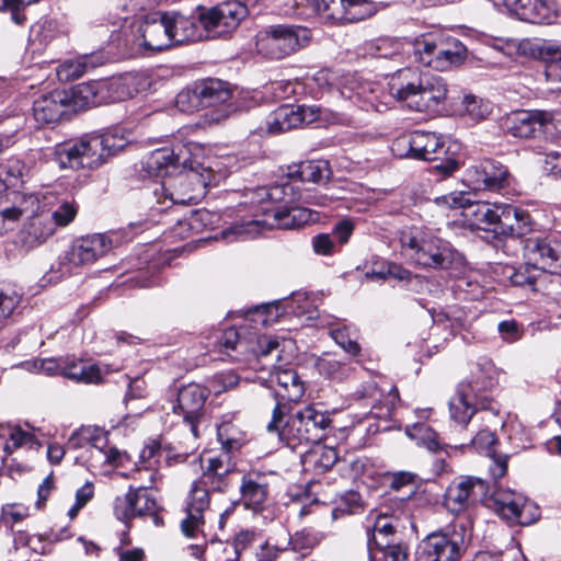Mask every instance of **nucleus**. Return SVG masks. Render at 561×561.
Listing matches in <instances>:
<instances>
[{
    "mask_svg": "<svg viewBox=\"0 0 561 561\" xmlns=\"http://www.w3.org/2000/svg\"><path fill=\"white\" fill-rule=\"evenodd\" d=\"M202 474L193 482L185 501V518L181 530L188 538H195L203 531L204 513L209 508L210 492H226L233 484L237 465L229 453L201 457Z\"/></svg>",
    "mask_w": 561,
    "mask_h": 561,
    "instance_id": "obj_1",
    "label": "nucleus"
},
{
    "mask_svg": "<svg viewBox=\"0 0 561 561\" xmlns=\"http://www.w3.org/2000/svg\"><path fill=\"white\" fill-rule=\"evenodd\" d=\"M497 381L499 371L492 360L481 358L477 362L470 380L459 383L456 396L449 401L450 417L454 421H470L476 415L481 421L502 417L493 400L486 397L478 400V392L491 390Z\"/></svg>",
    "mask_w": 561,
    "mask_h": 561,
    "instance_id": "obj_2",
    "label": "nucleus"
},
{
    "mask_svg": "<svg viewBox=\"0 0 561 561\" xmlns=\"http://www.w3.org/2000/svg\"><path fill=\"white\" fill-rule=\"evenodd\" d=\"M391 149L399 158L439 161L433 168L443 176L451 175L459 168L460 144L433 131L415 130L400 136Z\"/></svg>",
    "mask_w": 561,
    "mask_h": 561,
    "instance_id": "obj_3",
    "label": "nucleus"
},
{
    "mask_svg": "<svg viewBox=\"0 0 561 561\" xmlns=\"http://www.w3.org/2000/svg\"><path fill=\"white\" fill-rule=\"evenodd\" d=\"M317 215L309 208L297 206L262 207V214L242 216L229 228L222 230V238L228 241L247 240L260 236L265 230L295 229L314 221Z\"/></svg>",
    "mask_w": 561,
    "mask_h": 561,
    "instance_id": "obj_4",
    "label": "nucleus"
},
{
    "mask_svg": "<svg viewBox=\"0 0 561 561\" xmlns=\"http://www.w3.org/2000/svg\"><path fill=\"white\" fill-rule=\"evenodd\" d=\"M399 240L402 253L422 267L448 268L454 261L449 244L421 227L403 229Z\"/></svg>",
    "mask_w": 561,
    "mask_h": 561,
    "instance_id": "obj_5",
    "label": "nucleus"
},
{
    "mask_svg": "<svg viewBox=\"0 0 561 561\" xmlns=\"http://www.w3.org/2000/svg\"><path fill=\"white\" fill-rule=\"evenodd\" d=\"M466 46L455 37L444 34H426L416 38L415 59L436 71L459 67L467 58Z\"/></svg>",
    "mask_w": 561,
    "mask_h": 561,
    "instance_id": "obj_6",
    "label": "nucleus"
},
{
    "mask_svg": "<svg viewBox=\"0 0 561 561\" xmlns=\"http://www.w3.org/2000/svg\"><path fill=\"white\" fill-rule=\"evenodd\" d=\"M135 92V77L129 73L82 82L73 87L75 105L87 110L125 101Z\"/></svg>",
    "mask_w": 561,
    "mask_h": 561,
    "instance_id": "obj_7",
    "label": "nucleus"
},
{
    "mask_svg": "<svg viewBox=\"0 0 561 561\" xmlns=\"http://www.w3.org/2000/svg\"><path fill=\"white\" fill-rule=\"evenodd\" d=\"M311 32L301 25H271L256 36V50L266 58L279 60L306 47Z\"/></svg>",
    "mask_w": 561,
    "mask_h": 561,
    "instance_id": "obj_8",
    "label": "nucleus"
},
{
    "mask_svg": "<svg viewBox=\"0 0 561 561\" xmlns=\"http://www.w3.org/2000/svg\"><path fill=\"white\" fill-rule=\"evenodd\" d=\"M466 528L446 527L428 534L419 545L420 561H460L467 550Z\"/></svg>",
    "mask_w": 561,
    "mask_h": 561,
    "instance_id": "obj_9",
    "label": "nucleus"
},
{
    "mask_svg": "<svg viewBox=\"0 0 561 561\" xmlns=\"http://www.w3.org/2000/svg\"><path fill=\"white\" fill-rule=\"evenodd\" d=\"M438 205L451 208H462V216L472 228L493 231L497 233L502 208L505 204H490L488 202H471L462 192H454L436 197Z\"/></svg>",
    "mask_w": 561,
    "mask_h": 561,
    "instance_id": "obj_10",
    "label": "nucleus"
},
{
    "mask_svg": "<svg viewBox=\"0 0 561 561\" xmlns=\"http://www.w3.org/2000/svg\"><path fill=\"white\" fill-rule=\"evenodd\" d=\"M270 381L276 385L274 389L275 405L271 421H282L290 415L296 404L305 393V382L293 368L274 367Z\"/></svg>",
    "mask_w": 561,
    "mask_h": 561,
    "instance_id": "obj_11",
    "label": "nucleus"
},
{
    "mask_svg": "<svg viewBox=\"0 0 561 561\" xmlns=\"http://www.w3.org/2000/svg\"><path fill=\"white\" fill-rule=\"evenodd\" d=\"M205 185V181L190 163L186 170L179 171L174 178L164 181L159 188L154 190V194L158 203L169 201L172 205H191L198 202L201 188Z\"/></svg>",
    "mask_w": 561,
    "mask_h": 561,
    "instance_id": "obj_12",
    "label": "nucleus"
},
{
    "mask_svg": "<svg viewBox=\"0 0 561 561\" xmlns=\"http://www.w3.org/2000/svg\"><path fill=\"white\" fill-rule=\"evenodd\" d=\"M99 141L90 137L58 144L54 148V161L60 169H93L100 165V156L95 153Z\"/></svg>",
    "mask_w": 561,
    "mask_h": 561,
    "instance_id": "obj_13",
    "label": "nucleus"
},
{
    "mask_svg": "<svg viewBox=\"0 0 561 561\" xmlns=\"http://www.w3.org/2000/svg\"><path fill=\"white\" fill-rule=\"evenodd\" d=\"M492 507L504 519L522 526L536 523L539 519V507L523 494L511 490H499L492 495Z\"/></svg>",
    "mask_w": 561,
    "mask_h": 561,
    "instance_id": "obj_14",
    "label": "nucleus"
},
{
    "mask_svg": "<svg viewBox=\"0 0 561 561\" xmlns=\"http://www.w3.org/2000/svg\"><path fill=\"white\" fill-rule=\"evenodd\" d=\"M247 15L248 8L243 3L230 0L210 8L199 19L204 31L215 37L233 32Z\"/></svg>",
    "mask_w": 561,
    "mask_h": 561,
    "instance_id": "obj_15",
    "label": "nucleus"
},
{
    "mask_svg": "<svg viewBox=\"0 0 561 561\" xmlns=\"http://www.w3.org/2000/svg\"><path fill=\"white\" fill-rule=\"evenodd\" d=\"M488 493V482L479 478L466 477L449 484L445 492V503L448 510L459 514L469 506L483 502Z\"/></svg>",
    "mask_w": 561,
    "mask_h": 561,
    "instance_id": "obj_16",
    "label": "nucleus"
},
{
    "mask_svg": "<svg viewBox=\"0 0 561 561\" xmlns=\"http://www.w3.org/2000/svg\"><path fill=\"white\" fill-rule=\"evenodd\" d=\"M75 105L73 87L69 90H55L38 96L33 102V116L38 124L58 122L68 111H82Z\"/></svg>",
    "mask_w": 561,
    "mask_h": 561,
    "instance_id": "obj_17",
    "label": "nucleus"
},
{
    "mask_svg": "<svg viewBox=\"0 0 561 561\" xmlns=\"http://www.w3.org/2000/svg\"><path fill=\"white\" fill-rule=\"evenodd\" d=\"M510 180L507 167L493 159L478 161L466 171V181L474 190L497 192L508 186Z\"/></svg>",
    "mask_w": 561,
    "mask_h": 561,
    "instance_id": "obj_18",
    "label": "nucleus"
},
{
    "mask_svg": "<svg viewBox=\"0 0 561 561\" xmlns=\"http://www.w3.org/2000/svg\"><path fill=\"white\" fill-rule=\"evenodd\" d=\"M527 264L540 271L559 273L561 266L560 245L549 238L531 236L520 241Z\"/></svg>",
    "mask_w": 561,
    "mask_h": 561,
    "instance_id": "obj_19",
    "label": "nucleus"
},
{
    "mask_svg": "<svg viewBox=\"0 0 561 561\" xmlns=\"http://www.w3.org/2000/svg\"><path fill=\"white\" fill-rule=\"evenodd\" d=\"M553 116L546 111H520L506 118L507 131L518 138H539L553 127Z\"/></svg>",
    "mask_w": 561,
    "mask_h": 561,
    "instance_id": "obj_20",
    "label": "nucleus"
},
{
    "mask_svg": "<svg viewBox=\"0 0 561 561\" xmlns=\"http://www.w3.org/2000/svg\"><path fill=\"white\" fill-rule=\"evenodd\" d=\"M112 249L111 239L103 233H94L81 237L73 241L66 252L65 260L71 266H80L94 263Z\"/></svg>",
    "mask_w": 561,
    "mask_h": 561,
    "instance_id": "obj_21",
    "label": "nucleus"
},
{
    "mask_svg": "<svg viewBox=\"0 0 561 561\" xmlns=\"http://www.w3.org/2000/svg\"><path fill=\"white\" fill-rule=\"evenodd\" d=\"M190 160L180 149L175 152L173 148H159L148 153L142 160V170L149 176H165L179 171L186 170Z\"/></svg>",
    "mask_w": 561,
    "mask_h": 561,
    "instance_id": "obj_22",
    "label": "nucleus"
},
{
    "mask_svg": "<svg viewBox=\"0 0 561 561\" xmlns=\"http://www.w3.org/2000/svg\"><path fill=\"white\" fill-rule=\"evenodd\" d=\"M447 93L448 87L442 77L425 73L412 110L439 114L446 108Z\"/></svg>",
    "mask_w": 561,
    "mask_h": 561,
    "instance_id": "obj_23",
    "label": "nucleus"
},
{
    "mask_svg": "<svg viewBox=\"0 0 561 561\" xmlns=\"http://www.w3.org/2000/svg\"><path fill=\"white\" fill-rule=\"evenodd\" d=\"M424 75L417 68L407 67L398 70L389 79V93L412 110L420 88H422Z\"/></svg>",
    "mask_w": 561,
    "mask_h": 561,
    "instance_id": "obj_24",
    "label": "nucleus"
},
{
    "mask_svg": "<svg viewBox=\"0 0 561 561\" xmlns=\"http://www.w3.org/2000/svg\"><path fill=\"white\" fill-rule=\"evenodd\" d=\"M209 391L207 387L197 383H188L182 387L178 392V404L173 405V411L183 416V421H198L203 417V411Z\"/></svg>",
    "mask_w": 561,
    "mask_h": 561,
    "instance_id": "obj_25",
    "label": "nucleus"
},
{
    "mask_svg": "<svg viewBox=\"0 0 561 561\" xmlns=\"http://www.w3.org/2000/svg\"><path fill=\"white\" fill-rule=\"evenodd\" d=\"M141 45L150 50H162L171 46L165 12L148 14L138 30Z\"/></svg>",
    "mask_w": 561,
    "mask_h": 561,
    "instance_id": "obj_26",
    "label": "nucleus"
},
{
    "mask_svg": "<svg viewBox=\"0 0 561 561\" xmlns=\"http://www.w3.org/2000/svg\"><path fill=\"white\" fill-rule=\"evenodd\" d=\"M307 124V105L284 104L266 119L270 134H280Z\"/></svg>",
    "mask_w": 561,
    "mask_h": 561,
    "instance_id": "obj_27",
    "label": "nucleus"
},
{
    "mask_svg": "<svg viewBox=\"0 0 561 561\" xmlns=\"http://www.w3.org/2000/svg\"><path fill=\"white\" fill-rule=\"evenodd\" d=\"M39 209V199L34 194L14 193L11 204L2 205L0 208L1 224L5 230H12L21 217H30Z\"/></svg>",
    "mask_w": 561,
    "mask_h": 561,
    "instance_id": "obj_28",
    "label": "nucleus"
},
{
    "mask_svg": "<svg viewBox=\"0 0 561 561\" xmlns=\"http://www.w3.org/2000/svg\"><path fill=\"white\" fill-rule=\"evenodd\" d=\"M501 216L497 233L511 237L512 241L524 240L533 230V221L527 210L505 204Z\"/></svg>",
    "mask_w": 561,
    "mask_h": 561,
    "instance_id": "obj_29",
    "label": "nucleus"
},
{
    "mask_svg": "<svg viewBox=\"0 0 561 561\" xmlns=\"http://www.w3.org/2000/svg\"><path fill=\"white\" fill-rule=\"evenodd\" d=\"M167 25L170 33V44L197 42L204 37L203 30L194 18L179 12H165Z\"/></svg>",
    "mask_w": 561,
    "mask_h": 561,
    "instance_id": "obj_30",
    "label": "nucleus"
},
{
    "mask_svg": "<svg viewBox=\"0 0 561 561\" xmlns=\"http://www.w3.org/2000/svg\"><path fill=\"white\" fill-rule=\"evenodd\" d=\"M259 209L255 214H262V207L287 206L294 203L298 193L289 182H283L272 186H262L255 191Z\"/></svg>",
    "mask_w": 561,
    "mask_h": 561,
    "instance_id": "obj_31",
    "label": "nucleus"
},
{
    "mask_svg": "<svg viewBox=\"0 0 561 561\" xmlns=\"http://www.w3.org/2000/svg\"><path fill=\"white\" fill-rule=\"evenodd\" d=\"M241 501L247 508L254 512L265 507L268 497V484L264 477L243 476L240 484Z\"/></svg>",
    "mask_w": 561,
    "mask_h": 561,
    "instance_id": "obj_32",
    "label": "nucleus"
},
{
    "mask_svg": "<svg viewBox=\"0 0 561 561\" xmlns=\"http://www.w3.org/2000/svg\"><path fill=\"white\" fill-rule=\"evenodd\" d=\"M195 85L203 108L225 104L231 98L227 83L221 80L208 79Z\"/></svg>",
    "mask_w": 561,
    "mask_h": 561,
    "instance_id": "obj_33",
    "label": "nucleus"
},
{
    "mask_svg": "<svg viewBox=\"0 0 561 561\" xmlns=\"http://www.w3.org/2000/svg\"><path fill=\"white\" fill-rule=\"evenodd\" d=\"M61 376L76 382L94 383L101 380L99 367L70 357H62Z\"/></svg>",
    "mask_w": 561,
    "mask_h": 561,
    "instance_id": "obj_34",
    "label": "nucleus"
},
{
    "mask_svg": "<svg viewBox=\"0 0 561 561\" xmlns=\"http://www.w3.org/2000/svg\"><path fill=\"white\" fill-rule=\"evenodd\" d=\"M331 176V170L328 161L316 160L305 161L295 167V170L288 173L289 179L297 178L301 182H311L321 184Z\"/></svg>",
    "mask_w": 561,
    "mask_h": 561,
    "instance_id": "obj_35",
    "label": "nucleus"
},
{
    "mask_svg": "<svg viewBox=\"0 0 561 561\" xmlns=\"http://www.w3.org/2000/svg\"><path fill=\"white\" fill-rule=\"evenodd\" d=\"M375 549L382 552V561H410L409 548L405 543H390L389 540L383 541L373 536L367 542L368 561H375L373 556Z\"/></svg>",
    "mask_w": 561,
    "mask_h": 561,
    "instance_id": "obj_36",
    "label": "nucleus"
},
{
    "mask_svg": "<svg viewBox=\"0 0 561 561\" xmlns=\"http://www.w3.org/2000/svg\"><path fill=\"white\" fill-rule=\"evenodd\" d=\"M217 439L221 445L220 453H233L240 450L247 443V435L236 423H219L217 426Z\"/></svg>",
    "mask_w": 561,
    "mask_h": 561,
    "instance_id": "obj_37",
    "label": "nucleus"
},
{
    "mask_svg": "<svg viewBox=\"0 0 561 561\" xmlns=\"http://www.w3.org/2000/svg\"><path fill=\"white\" fill-rule=\"evenodd\" d=\"M96 66V56L84 55L76 59L65 60L60 64L57 68V76L62 81H70L80 78Z\"/></svg>",
    "mask_w": 561,
    "mask_h": 561,
    "instance_id": "obj_38",
    "label": "nucleus"
},
{
    "mask_svg": "<svg viewBox=\"0 0 561 561\" xmlns=\"http://www.w3.org/2000/svg\"><path fill=\"white\" fill-rule=\"evenodd\" d=\"M30 222L25 227V233L32 242H44L56 231V224L53 222L48 213L37 211L30 216Z\"/></svg>",
    "mask_w": 561,
    "mask_h": 561,
    "instance_id": "obj_39",
    "label": "nucleus"
},
{
    "mask_svg": "<svg viewBox=\"0 0 561 561\" xmlns=\"http://www.w3.org/2000/svg\"><path fill=\"white\" fill-rule=\"evenodd\" d=\"M302 425L298 423H267V433L274 436L278 442L295 449L304 444Z\"/></svg>",
    "mask_w": 561,
    "mask_h": 561,
    "instance_id": "obj_40",
    "label": "nucleus"
},
{
    "mask_svg": "<svg viewBox=\"0 0 561 561\" xmlns=\"http://www.w3.org/2000/svg\"><path fill=\"white\" fill-rule=\"evenodd\" d=\"M405 434L419 446L425 447L430 451L442 449L438 434L428 425V423H412L405 426Z\"/></svg>",
    "mask_w": 561,
    "mask_h": 561,
    "instance_id": "obj_41",
    "label": "nucleus"
},
{
    "mask_svg": "<svg viewBox=\"0 0 561 561\" xmlns=\"http://www.w3.org/2000/svg\"><path fill=\"white\" fill-rule=\"evenodd\" d=\"M337 459L335 448L318 445L307 453L305 463L312 466L317 474H322L331 470Z\"/></svg>",
    "mask_w": 561,
    "mask_h": 561,
    "instance_id": "obj_42",
    "label": "nucleus"
},
{
    "mask_svg": "<svg viewBox=\"0 0 561 561\" xmlns=\"http://www.w3.org/2000/svg\"><path fill=\"white\" fill-rule=\"evenodd\" d=\"M140 499L138 494H136V488L129 486L128 491L125 494L117 495L113 502V514L114 516L126 524L129 525V522L137 517L136 515V503L137 500Z\"/></svg>",
    "mask_w": 561,
    "mask_h": 561,
    "instance_id": "obj_43",
    "label": "nucleus"
},
{
    "mask_svg": "<svg viewBox=\"0 0 561 561\" xmlns=\"http://www.w3.org/2000/svg\"><path fill=\"white\" fill-rule=\"evenodd\" d=\"M350 118L341 113L319 105H307V125L318 123L319 125H345Z\"/></svg>",
    "mask_w": 561,
    "mask_h": 561,
    "instance_id": "obj_44",
    "label": "nucleus"
},
{
    "mask_svg": "<svg viewBox=\"0 0 561 561\" xmlns=\"http://www.w3.org/2000/svg\"><path fill=\"white\" fill-rule=\"evenodd\" d=\"M347 0H312L318 15L331 23H345V4Z\"/></svg>",
    "mask_w": 561,
    "mask_h": 561,
    "instance_id": "obj_45",
    "label": "nucleus"
},
{
    "mask_svg": "<svg viewBox=\"0 0 561 561\" xmlns=\"http://www.w3.org/2000/svg\"><path fill=\"white\" fill-rule=\"evenodd\" d=\"M75 435L81 444H89L100 450L108 443V432L93 423L82 424Z\"/></svg>",
    "mask_w": 561,
    "mask_h": 561,
    "instance_id": "obj_46",
    "label": "nucleus"
},
{
    "mask_svg": "<svg viewBox=\"0 0 561 561\" xmlns=\"http://www.w3.org/2000/svg\"><path fill=\"white\" fill-rule=\"evenodd\" d=\"M241 379L232 369L214 374L207 379V389L215 396H219L226 391L234 389Z\"/></svg>",
    "mask_w": 561,
    "mask_h": 561,
    "instance_id": "obj_47",
    "label": "nucleus"
},
{
    "mask_svg": "<svg viewBox=\"0 0 561 561\" xmlns=\"http://www.w3.org/2000/svg\"><path fill=\"white\" fill-rule=\"evenodd\" d=\"M537 271L540 270L537 267H533V265L527 264V262L525 261V264L520 265L517 268L513 266H506L504 270V275L510 279V282L514 286H528L534 288L537 280Z\"/></svg>",
    "mask_w": 561,
    "mask_h": 561,
    "instance_id": "obj_48",
    "label": "nucleus"
},
{
    "mask_svg": "<svg viewBox=\"0 0 561 561\" xmlns=\"http://www.w3.org/2000/svg\"><path fill=\"white\" fill-rule=\"evenodd\" d=\"M90 139L99 141L95 153L100 156V165L107 157L117 153L125 146L124 139H116L115 135L110 133L103 136L90 137Z\"/></svg>",
    "mask_w": 561,
    "mask_h": 561,
    "instance_id": "obj_49",
    "label": "nucleus"
},
{
    "mask_svg": "<svg viewBox=\"0 0 561 561\" xmlns=\"http://www.w3.org/2000/svg\"><path fill=\"white\" fill-rule=\"evenodd\" d=\"M21 294L14 288L2 287L0 288V325L4 324L21 302Z\"/></svg>",
    "mask_w": 561,
    "mask_h": 561,
    "instance_id": "obj_50",
    "label": "nucleus"
},
{
    "mask_svg": "<svg viewBox=\"0 0 561 561\" xmlns=\"http://www.w3.org/2000/svg\"><path fill=\"white\" fill-rule=\"evenodd\" d=\"M345 11V23L359 22L374 14L373 4L367 0H347Z\"/></svg>",
    "mask_w": 561,
    "mask_h": 561,
    "instance_id": "obj_51",
    "label": "nucleus"
},
{
    "mask_svg": "<svg viewBox=\"0 0 561 561\" xmlns=\"http://www.w3.org/2000/svg\"><path fill=\"white\" fill-rule=\"evenodd\" d=\"M34 446H39L35 435L28 431L22 430L20 426H16L10 432L9 439L5 444V450L8 453H12L21 447L33 448Z\"/></svg>",
    "mask_w": 561,
    "mask_h": 561,
    "instance_id": "obj_52",
    "label": "nucleus"
},
{
    "mask_svg": "<svg viewBox=\"0 0 561 561\" xmlns=\"http://www.w3.org/2000/svg\"><path fill=\"white\" fill-rule=\"evenodd\" d=\"M37 2V0H0V12H10L11 20L16 25H24L26 7Z\"/></svg>",
    "mask_w": 561,
    "mask_h": 561,
    "instance_id": "obj_53",
    "label": "nucleus"
},
{
    "mask_svg": "<svg viewBox=\"0 0 561 561\" xmlns=\"http://www.w3.org/2000/svg\"><path fill=\"white\" fill-rule=\"evenodd\" d=\"M141 382V380L135 379L129 383V390L128 393L126 394L127 413L124 416V421H127L128 419L141 417V412L148 409V407L145 403L138 402L136 400L137 398H140V393H136L135 390L140 389L139 383Z\"/></svg>",
    "mask_w": 561,
    "mask_h": 561,
    "instance_id": "obj_54",
    "label": "nucleus"
},
{
    "mask_svg": "<svg viewBox=\"0 0 561 561\" xmlns=\"http://www.w3.org/2000/svg\"><path fill=\"white\" fill-rule=\"evenodd\" d=\"M161 454V442L158 438H149L139 454V462L146 470H153L158 465Z\"/></svg>",
    "mask_w": 561,
    "mask_h": 561,
    "instance_id": "obj_55",
    "label": "nucleus"
},
{
    "mask_svg": "<svg viewBox=\"0 0 561 561\" xmlns=\"http://www.w3.org/2000/svg\"><path fill=\"white\" fill-rule=\"evenodd\" d=\"M462 104V114L469 116L473 121H480L490 113V104L473 95H466Z\"/></svg>",
    "mask_w": 561,
    "mask_h": 561,
    "instance_id": "obj_56",
    "label": "nucleus"
},
{
    "mask_svg": "<svg viewBox=\"0 0 561 561\" xmlns=\"http://www.w3.org/2000/svg\"><path fill=\"white\" fill-rule=\"evenodd\" d=\"M149 488H151V485L136 488V494H138L140 497L136 503L137 517H144L149 514H154V512L159 511L156 497L148 492Z\"/></svg>",
    "mask_w": 561,
    "mask_h": 561,
    "instance_id": "obj_57",
    "label": "nucleus"
},
{
    "mask_svg": "<svg viewBox=\"0 0 561 561\" xmlns=\"http://www.w3.org/2000/svg\"><path fill=\"white\" fill-rule=\"evenodd\" d=\"M77 213V204L73 201H65L49 216L57 228L68 226L75 219Z\"/></svg>",
    "mask_w": 561,
    "mask_h": 561,
    "instance_id": "obj_58",
    "label": "nucleus"
},
{
    "mask_svg": "<svg viewBox=\"0 0 561 561\" xmlns=\"http://www.w3.org/2000/svg\"><path fill=\"white\" fill-rule=\"evenodd\" d=\"M470 443L476 450L486 456L495 451L497 438L494 432L481 430L470 439Z\"/></svg>",
    "mask_w": 561,
    "mask_h": 561,
    "instance_id": "obj_59",
    "label": "nucleus"
},
{
    "mask_svg": "<svg viewBox=\"0 0 561 561\" xmlns=\"http://www.w3.org/2000/svg\"><path fill=\"white\" fill-rule=\"evenodd\" d=\"M176 107L181 112L192 113L203 108L197 95L196 85L193 89H183L175 98Z\"/></svg>",
    "mask_w": 561,
    "mask_h": 561,
    "instance_id": "obj_60",
    "label": "nucleus"
},
{
    "mask_svg": "<svg viewBox=\"0 0 561 561\" xmlns=\"http://www.w3.org/2000/svg\"><path fill=\"white\" fill-rule=\"evenodd\" d=\"M399 399V391L392 387L388 394V400L382 405H374L369 411L367 417L375 421H388L391 417V412L394 407V401Z\"/></svg>",
    "mask_w": 561,
    "mask_h": 561,
    "instance_id": "obj_61",
    "label": "nucleus"
},
{
    "mask_svg": "<svg viewBox=\"0 0 561 561\" xmlns=\"http://www.w3.org/2000/svg\"><path fill=\"white\" fill-rule=\"evenodd\" d=\"M330 424L331 423H298V425L304 426V444L320 443L324 438V431L329 427Z\"/></svg>",
    "mask_w": 561,
    "mask_h": 561,
    "instance_id": "obj_62",
    "label": "nucleus"
},
{
    "mask_svg": "<svg viewBox=\"0 0 561 561\" xmlns=\"http://www.w3.org/2000/svg\"><path fill=\"white\" fill-rule=\"evenodd\" d=\"M0 169L3 181L9 185H15L23 176L24 164L18 159H9Z\"/></svg>",
    "mask_w": 561,
    "mask_h": 561,
    "instance_id": "obj_63",
    "label": "nucleus"
},
{
    "mask_svg": "<svg viewBox=\"0 0 561 561\" xmlns=\"http://www.w3.org/2000/svg\"><path fill=\"white\" fill-rule=\"evenodd\" d=\"M318 370L321 375L330 379H342L345 366L333 358H321L317 363Z\"/></svg>",
    "mask_w": 561,
    "mask_h": 561,
    "instance_id": "obj_64",
    "label": "nucleus"
}]
</instances>
